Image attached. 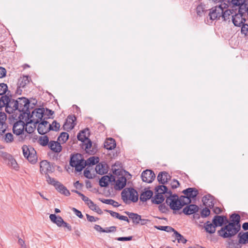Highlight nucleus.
I'll return each mask as SVG.
<instances>
[{
	"instance_id": "ea45409f",
	"label": "nucleus",
	"mask_w": 248,
	"mask_h": 248,
	"mask_svg": "<svg viewBox=\"0 0 248 248\" xmlns=\"http://www.w3.org/2000/svg\"><path fill=\"white\" fill-rule=\"evenodd\" d=\"M230 9H227L225 11L223 9L222 14H221V17L223 19L224 21L228 20L230 22V16L232 14V12Z\"/></svg>"
},
{
	"instance_id": "0e129e2a",
	"label": "nucleus",
	"mask_w": 248,
	"mask_h": 248,
	"mask_svg": "<svg viewBox=\"0 0 248 248\" xmlns=\"http://www.w3.org/2000/svg\"><path fill=\"white\" fill-rule=\"evenodd\" d=\"M99 200L103 203L111 205L113 203V200L112 199H104L100 198Z\"/></svg>"
},
{
	"instance_id": "72a5a7b5",
	"label": "nucleus",
	"mask_w": 248,
	"mask_h": 248,
	"mask_svg": "<svg viewBox=\"0 0 248 248\" xmlns=\"http://www.w3.org/2000/svg\"><path fill=\"white\" fill-rule=\"evenodd\" d=\"M129 195L128 200H131L133 202H136L138 200V194L137 191L133 188H130L129 191Z\"/></svg>"
},
{
	"instance_id": "a18cd8bd",
	"label": "nucleus",
	"mask_w": 248,
	"mask_h": 248,
	"mask_svg": "<svg viewBox=\"0 0 248 248\" xmlns=\"http://www.w3.org/2000/svg\"><path fill=\"white\" fill-rule=\"evenodd\" d=\"M60 124L56 121L54 120L52 124H49V130L58 131L59 130Z\"/></svg>"
},
{
	"instance_id": "5fc2aeb1",
	"label": "nucleus",
	"mask_w": 248,
	"mask_h": 248,
	"mask_svg": "<svg viewBox=\"0 0 248 248\" xmlns=\"http://www.w3.org/2000/svg\"><path fill=\"white\" fill-rule=\"evenodd\" d=\"M4 140L7 143L11 142L14 140L13 135L10 133H7L5 135Z\"/></svg>"
},
{
	"instance_id": "ddd939ff",
	"label": "nucleus",
	"mask_w": 248,
	"mask_h": 248,
	"mask_svg": "<svg viewBox=\"0 0 248 248\" xmlns=\"http://www.w3.org/2000/svg\"><path fill=\"white\" fill-rule=\"evenodd\" d=\"M223 9L222 5L216 6L211 9L209 14L210 19L214 20L217 19H220L221 17Z\"/></svg>"
},
{
	"instance_id": "cd10ccee",
	"label": "nucleus",
	"mask_w": 248,
	"mask_h": 248,
	"mask_svg": "<svg viewBox=\"0 0 248 248\" xmlns=\"http://www.w3.org/2000/svg\"><path fill=\"white\" fill-rule=\"evenodd\" d=\"M125 213L128 216L129 218L131 219L134 224L137 225L140 223L141 220V216L136 213L129 212H125Z\"/></svg>"
},
{
	"instance_id": "c756f323",
	"label": "nucleus",
	"mask_w": 248,
	"mask_h": 248,
	"mask_svg": "<svg viewBox=\"0 0 248 248\" xmlns=\"http://www.w3.org/2000/svg\"><path fill=\"white\" fill-rule=\"evenodd\" d=\"M169 191L167 187L164 185L158 186L155 188V193L162 195L166 194V198L169 196Z\"/></svg>"
},
{
	"instance_id": "49530a36",
	"label": "nucleus",
	"mask_w": 248,
	"mask_h": 248,
	"mask_svg": "<svg viewBox=\"0 0 248 248\" xmlns=\"http://www.w3.org/2000/svg\"><path fill=\"white\" fill-rule=\"evenodd\" d=\"M155 228H156L157 230H161V231H164L167 232H173L175 231V230L173 229L172 227L169 226H155Z\"/></svg>"
},
{
	"instance_id": "4c0bfd02",
	"label": "nucleus",
	"mask_w": 248,
	"mask_h": 248,
	"mask_svg": "<svg viewBox=\"0 0 248 248\" xmlns=\"http://www.w3.org/2000/svg\"><path fill=\"white\" fill-rule=\"evenodd\" d=\"M179 199L180 203L179 205H180L181 208L185 205L190 204L191 202V200L189 199L185 195L181 196L180 197H179Z\"/></svg>"
},
{
	"instance_id": "69168bd1",
	"label": "nucleus",
	"mask_w": 248,
	"mask_h": 248,
	"mask_svg": "<svg viewBox=\"0 0 248 248\" xmlns=\"http://www.w3.org/2000/svg\"><path fill=\"white\" fill-rule=\"evenodd\" d=\"M158 208L162 213H165L168 210V208L164 203L161 204L159 206Z\"/></svg>"
},
{
	"instance_id": "2f4dec72",
	"label": "nucleus",
	"mask_w": 248,
	"mask_h": 248,
	"mask_svg": "<svg viewBox=\"0 0 248 248\" xmlns=\"http://www.w3.org/2000/svg\"><path fill=\"white\" fill-rule=\"evenodd\" d=\"M55 188L60 193L66 196H68L70 195L69 191L67 188L63 186L62 184L59 182L58 185L56 186Z\"/></svg>"
},
{
	"instance_id": "473e14b6",
	"label": "nucleus",
	"mask_w": 248,
	"mask_h": 248,
	"mask_svg": "<svg viewBox=\"0 0 248 248\" xmlns=\"http://www.w3.org/2000/svg\"><path fill=\"white\" fill-rule=\"evenodd\" d=\"M204 227L206 232L212 234L215 232L217 227L213 223H211L210 221H207L204 224Z\"/></svg>"
},
{
	"instance_id": "c9c22d12",
	"label": "nucleus",
	"mask_w": 248,
	"mask_h": 248,
	"mask_svg": "<svg viewBox=\"0 0 248 248\" xmlns=\"http://www.w3.org/2000/svg\"><path fill=\"white\" fill-rule=\"evenodd\" d=\"M99 159L98 157L91 156L89 157L86 161L84 160V163L86 166H91L97 164L99 162Z\"/></svg>"
},
{
	"instance_id": "7ed1b4c3",
	"label": "nucleus",
	"mask_w": 248,
	"mask_h": 248,
	"mask_svg": "<svg viewBox=\"0 0 248 248\" xmlns=\"http://www.w3.org/2000/svg\"><path fill=\"white\" fill-rule=\"evenodd\" d=\"M89 137V129H85L81 131L78 135L77 138L78 140L82 142V148L84 149L87 153L93 155L95 153V151L93 149L91 150L92 146V142Z\"/></svg>"
},
{
	"instance_id": "c85d7f7f",
	"label": "nucleus",
	"mask_w": 248,
	"mask_h": 248,
	"mask_svg": "<svg viewBox=\"0 0 248 248\" xmlns=\"http://www.w3.org/2000/svg\"><path fill=\"white\" fill-rule=\"evenodd\" d=\"M153 195V192L152 190H146V189H145V191L141 193L140 199L142 202H146L148 200L151 198Z\"/></svg>"
},
{
	"instance_id": "58836bf2",
	"label": "nucleus",
	"mask_w": 248,
	"mask_h": 248,
	"mask_svg": "<svg viewBox=\"0 0 248 248\" xmlns=\"http://www.w3.org/2000/svg\"><path fill=\"white\" fill-rule=\"evenodd\" d=\"M231 222L234 223L236 225H240V219L241 217L239 214L233 213L230 216Z\"/></svg>"
},
{
	"instance_id": "6e6d98bb",
	"label": "nucleus",
	"mask_w": 248,
	"mask_h": 248,
	"mask_svg": "<svg viewBox=\"0 0 248 248\" xmlns=\"http://www.w3.org/2000/svg\"><path fill=\"white\" fill-rule=\"evenodd\" d=\"M133 236H129L128 237H119L116 238V239L119 241H131L132 240Z\"/></svg>"
},
{
	"instance_id": "052dcab7",
	"label": "nucleus",
	"mask_w": 248,
	"mask_h": 248,
	"mask_svg": "<svg viewBox=\"0 0 248 248\" xmlns=\"http://www.w3.org/2000/svg\"><path fill=\"white\" fill-rule=\"evenodd\" d=\"M64 222V220L62 218V217L60 216H58L57 217V219L55 222V224L59 227H62L63 223Z\"/></svg>"
},
{
	"instance_id": "f704fd0d",
	"label": "nucleus",
	"mask_w": 248,
	"mask_h": 248,
	"mask_svg": "<svg viewBox=\"0 0 248 248\" xmlns=\"http://www.w3.org/2000/svg\"><path fill=\"white\" fill-rule=\"evenodd\" d=\"M30 77L27 76H23L18 80V87L24 88L25 86L30 82Z\"/></svg>"
},
{
	"instance_id": "5701e85b",
	"label": "nucleus",
	"mask_w": 248,
	"mask_h": 248,
	"mask_svg": "<svg viewBox=\"0 0 248 248\" xmlns=\"http://www.w3.org/2000/svg\"><path fill=\"white\" fill-rule=\"evenodd\" d=\"M199 209V207L195 204H189L183 209V212L185 215H190L197 212Z\"/></svg>"
},
{
	"instance_id": "a211bd4d",
	"label": "nucleus",
	"mask_w": 248,
	"mask_h": 248,
	"mask_svg": "<svg viewBox=\"0 0 248 248\" xmlns=\"http://www.w3.org/2000/svg\"><path fill=\"white\" fill-rule=\"evenodd\" d=\"M49 123L47 121L43 119L38 123L37 130L41 135H44L51 131L49 130Z\"/></svg>"
},
{
	"instance_id": "1a4fd4ad",
	"label": "nucleus",
	"mask_w": 248,
	"mask_h": 248,
	"mask_svg": "<svg viewBox=\"0 0 248 248\" xmlns=\"http://www.w3.org/2000/svg\"><path fill=\"white\" fill-rule=\"evenodd\" d=\"M0 156L2 158L4 163L9 167L15 170L18 169V166L15 158L10 154L0 150Z\"/></svg>"
},
{
	"instance_id": "bf43d9fd",
	"label": "nucleus",
	"mask_w": 248,
	"mask_h": 248,
	"mask_svg": "<svg viewBox=\"0 0 248 248\" xmlns=\"http://www.w3.org/2000/svg\"><path fill=\"white\" fill-rule=\"evenodd\" d=\"M116 227L115 226H111L108 228H106V229H104L103 232H114L116 231Z\"/></svg>"
},
{
	"instance_id": "a878e982",
	"label": "nucleus",
	"mask_w": 248,
	"mask_h": 248,
	"mask_svg": "<svg viewBox=\"0 0 248 248\" xmlns=\"http://www.w3.org/2000/svg\"><path fill=\"white\" fill-rule=\"evenodd\" d=\"M95 170L99 174H104L108 172L107 165L105 163H99L96 165Z\"/></svg>"
},
{
	"instance_id": "de8ad7c7",
	"label": "nucleus",
	"mask_w": 248,
	"mask_h": 248,
	"mask_svg": "<svg viewBox=\"0 0 248 248\" xmlns=\"http://www.w3.org/2000/svg\"><path fill=\"white\" fill-rule=\"evenodd\" d=\"M69 138V135L67 132H62L58 138L60 142L64 143L66 142Z\"/></svg>"
},
{
	"instance_id": "f03ea898",
	"label": "nucleus",
	"mask_w": 248,
	"mask_h": 248,
	"mask_svg": "<svg viewBox=\"0 0 248 248\" xmlns=\"http://www.w3.org/2000/svg\"><path fill=\"white\" fill-rule=\"evenodd\" d=\"M240 229L241 225H236L234 223L228 222V224H226L217 232V233L224 238H230L236 234Z\"/></svg>"
},
{
	"instance_id": "13d9d810",
	"label": "nucleus",
	"mask_w": 248,
	"mask_h": 248,
	"mask_svg": "<svg viewBox=\"0 0 248 248\" xmlns=\"http://www.w3.org/2000/svg\"><path fill=\"white\" fill-rule=\"evenodd\" d=\"M88 205L90 209L94 211H95V209L98 207L96 204H94L92 201L90 202L89 203H88Z\"/></svg>"
},
{
	"instance_id": "a19ab883",
	"label": "nucleus",
	"mask_w": 248,
	"mask_h": 248,
	"mask_svg": "<svg viewBox=\"0 0 248 248\" xmlns=\"http://www.w3.org/2000/svg\"><path fill=\"white\" fill-rule=\"evenodd\" d=\"M173 233L178 243H182L183 244H185L186 243L187 240L185 239L184 237L177 231L175 230Z\"/></svg>"
},
{
	"instance_id": "f8f14e48",
	"label": "nucleus",
	"mask_w": 248,
	"mask_h": 248,
	"mask_svg": "<svg viewBox=\"0 0 248 248\" xmlns=\"http://www.w3.org/2000/svg\"><path fill=\"white\" fill-rule=\"evenodd\" d=\"M55 168L51 163L47 161L42 160L40 163V171L41 174H45V175L48 174V173H52L54 171Z\"/></svg>"
},
{
	"instance_id": "864d4df0",
	"label": "nucleus",
	"mask_w": 248,
	"mask_h": 248,
	"mask_svg": "<svg viewBox=\"0 0 248 248\" xmlns=\"http://www.w3.org/2000/svg\"><path fill=\"white\" fill-rule=\"evenodd\" d=\"M54 114V111L47 108H45V112L44 116H46V117H44V119H47L48 118H50V116Z\"/></svg>"
},
{
	"instance_id": "aec40b11",
	"label": "nucleus",
	"mask_w": 248,
	"mask_h": 248,
	"mask_svg": "<svg viewBox=\"0 0 248 248\" xmlns=\"http://www.w3.org/2000/svg\"><path fill=\"white\" fill-rule=\"evenodd\" d=\"M25 128V123L22 121L16 122L13 125V131L16 135H20L22 134Z\"/></svg>"
},
{
	"instance_id": "79ce46f5",
	"label": "nucleus",
	"mask_w": 248,
	"mask_h": 248,
	"mask_svg": "<svg viewBox=\"0 0 248 248\" xmlns=\"http://www.w3.org/2000/svg\"><path fill=\"white\" fill-rule=\"evenodd\" d=\"M130 188H126L123 189L121 192L122 199L123 201L126 203L128 200V196L129 195V191H130Z\"/></svg>"
},
{
	"instance_id": "9d476101",
	"label": "nucleus",
	"mask_w": 248,
	"mask_h": 248,
	"mask_svg": "<svg viewBox=\"0 0 248 248\" xmlns=\"http://www.w3.org/2000/svg\"><path fill=\"white\" fill-rule=\"evenodd\" d=\"M238 242L237 240H231L228 242L231 248H238L239 244H246L248 243V231L243 232H240L238 234Z\"/></svg>"
},
{
	"instance_id": "680f3d73",
	"label": "nucleus",
	"mask_w": 248,
	"mask_h": 248,
	"mask_svg": "<svg viewBox=\"0 0 248 248\" xmlns=\"http://www.w3.org/2000/svg\"><path fill=\"white\" fill-rule=\"evenodd\" d=\"M84 175L85 177L88 178V179H92L93 178V176H92V174L91 173V172L89 170H88L87 169H86L84 170Z\"/></svg>"
},
{
	"instance_id": "f257e3e1",
	"label": "nucleus",
	"mask_w": 248,
	"mask_h": 248,
	"mask_svg": "<svg viewBox=\"0 0 248 248\" xmlns=\"http://www.w3.org/2000/svg\"><path fill=\"white\" fill-rule=\"evenodd\" d=\"M44 112L45 108H35L31 112L28 110L27 112L24 113V117H26L25 120L27 124L33 123L36 124L43 120Z\"/></svg>"
},
{
	"instance_id": "6e6552de",
	"label": "nucleus",
	"mask_w": 248,
	"mask_h": 248,
	"mask_svg": "<svg viewBox=\"0 0 248 248\" xmlns=\"http://www.w3.org/2000/svg\"><path fill=\"white\" fill-rule=\"evenodd\" d=\"M23 154L25 157L31 164H34L37 160L36 151L33 148L27 145L22 146Z\"/></svg>"
},
{
	"instance_id": "dca6fc26",
	"label": "nucleus",
	"mask_w": 248,
	"mask_h": 248,
	"mask_svg": "<svg viewBox=\"0 0 248 248\" xmlns=\"http://www.w3.org/2000/svg\"><path fill=\"white\" fill-rule=\"evenodd\" d=\"M114 185L115 182V176L111 174L110 176L108 175H104L101 177L99 180V185L101 187H107L108 185V183Z\"/></svg>"
},
{
	"instance_id": "6ab92c4d",
	"label": "nucleus",
	"mask_w": 248,
	"mask_h": 248,
	"mask_svg": "<svg viewBox=\"0 0 248 248\" xmlns=\"http://www.w3.org/2000/svg\"><path fill=\"white\" fill-rule=\"evenodd\" d=\"M228 220L227 217L225 216H214L212 223L216 227L222 226L224 224H227L228 223Z\"/></svg>"
},
{
	"instance_id": "e433bc0d",
	"label": "nucleus",
	"mask_w": 248,
	"mask_h": 248,
	"mask_svg": "<svg viewBox=\"0 0 248 248\" xmlns=\"http://www.w3.org/2000/svg\"><path fill=\"white\" fill-rule=\"evenodd\" d=\"M155 196L152 199V202L153 203L159 204L161 203L165 200L164 197L162 195L155 193Z\"/></svg>"
},
{
	"instance_id": "4be33fe9",
	"label": "nucleus",
	"mask_w": 248,
	"mask_h": 248,
	"mask_svg": "<svg viewBox=\"0 0 248 248\" xmlns=\"http://www.w3.org/2000/svg\"><path fill=\"white\" fill-rule=\"evenodd\" d=\"M182 193L189 199L195 198L199 194V192L195 188H188L182 191Z\"/></svg>"
},
{
	"instance_id": "423d86ee",
	"label": "nucleus",
	"mask_w": 248,
	"mask_h": 248,
	"mask_svg": "<svg viewBox=\"0 0 248 248\" xmlns=\"http://www.w3.org/2000/svg\"><path fill=\"white\" fill-rule=\"evenodd\" d=\"M112 171L114 174L116 175L118 174L117 177L115 176V182L114 183L115 185L114 187L115 189L119 190L122 189L126 185V178L120 174L121 170L119 169H116L112 167Z\"/></svg>"
},
{
	"instance_id": "c03bdc74",
	"label": "nucleus",
	"mask_w": 248,
	"mask_h": 248,
	"mask_svg": "<svg viewBox=\"0 0 248 248\" xmlns=\"http://www.w3.org/2000/svg\"><path fill=\"white\" fill-rule=\"evenodd\" d=\"M27 103V108H29V111L34 108L35 106L37 104V100L35 98H31L30 100L28 99Z\"/></svg>"
},
{
	"instance_id": "b1692460",
	"label": "nucleus",
	"mask_w": 248,
	"mask_h": 248,
	"mask_svg": "<svg viewBox=\"0 0 248 248\" xmlns=\"http://www.w3.org/2000/svg\"><path fill=\"white\" fill-rule=\"evenodd\" d=\"M48 147L55 153H60L62 150L61 143L58 141L51 140L48 144Z\"/></svg>"
},
{
	"instance_id": "bb28decb",
	"label": "nucleus",
	"mask_w": 248,
	"mask_h": 248,
	"mask_svg": "<svg viewBox=\"0 0 248 248\" xmlns=\"http://www.w3.org/2000/svg\"><path fill=\"white\" fill-rule=\"evenodd\" d=\"M242 16H243V15L237 13H235L234 15L232 16V20L235 26H241L242 24Z\"/></svg>"
},
{
	"instance_id": "774afa93",
	"label": "nucleus",
	"mask_w": 248,
	"mask_h": 248,
	"mask_svg": "<svg viewBox=\"0 0 248 248\" xmlns=\"http://www.w3.org/2000/svg\"><path fill=\"white\" fill-rule=\"evenodd\" d=\"M72 210L74 212L76 216H77L78 217L80 218H83V216L80 211L78 210L75 208H73Z\"/></svg>"
},
{
	"instance_id": "3c124183",
	"label": "nucleus",
	"mask_w": 248,
	"mask_h": 248,
	"mask_svg": "<svg viewBox=\"0 0 248 248\" xmlns=\"http://www.w3.org/2000/svg\"><path fill=\"white\" fill-rule=\"evenodd\" d=\"M8 91V86L4 83H0V95L5 94Z\"/></svg>"
},
{
	"instance_id": "8fccbe9b",
	"label": "nucleus",
	"mask_w": 248,
	"mask_h": 248,
	"mask_svg": "<svg viewBox=\"0 0 248 248\" xmlns=\"http://www.w3.org/2000/svg\"><path fill=\"white\" fill-rule=\"evenodd\" d=\"M6 127V124L3 121V119L0 118V135H2L5 132Z\"/></svg>"
},
{
	"instance_id": "4d7b16f0",
	"label": "nucleus",
	"mask_w": 248,
	"mask_h": 248,
	"mask_svg": "<svg viewBox=\"0 0 248 248\" xmlns=\"http://www.w3.org/2000/svg\"><path fill=\"white\" fill-rule=\"evenodd\" d=\"M241 32L245 35H248V24H243L241 27Z\"/></svg>"
},
{
	"instance_id": "20e7f679",
	"label": "nucleus",
	"mask_w": 248,
	"mask_h": 248,
	"mask_svg": "<svg viewBox=\"0 0 248 248\" xmlns=\"http://www.w3.org/2000/svg\"><path fill=\"white\" fill-rule=\"evenodd\" d=\"M70 165L72 167H75L77 172L81 171L86 166L84 159L80 154H76L71 156Z\"/></svg>"
},
{
	"instance_id": "0eeeda50",
	"label": "nucleus",
	"mask_w": 248,
	"mask_h": 248,
	"mask_svg": "<svg viewBox=\"0 0 248 248\" xmlns=\"http://www.w3.org/2000/svg\"><path fill=\"white\" fill-rule=\"evenodd\" d=\"M166 202L169 205L170 208L174 211L181 209L179 197L176 194L172 195L170 190L169 191V196L166 198Z\"/></svg>"
},
{
	"instance_id": "412c9836",
	"label": "nucleus",
	"mask_w": 248,
	"mask_h": 248,
	"mask_svg": "<svg viewBox=\"0 0 248 248\" xmlns=\"http://www.w3.org/2000/svg\"><path fill=\"white\" fill-rule=\"evenodd\" d=\"M171 178V176L166 171H161L157 175V179L160 184L164 185Z\"/></svg>"
},
{
	"instance_id": "603ef678",
	"label": "nucleus",
	"mask_w": 248,
	"mask_h": 248,
	"mask_svg": "<svg viewBox=\"0 0 248 248\" xmlns=\"http://www.w3.org/2000/svg\"><path fill=\"white\" fill-rule=\"evenodd\" d=\"M210 214V210L207 207L203 208L201 213V217L202 218L206 217L209 216Z\"/></svg>"
},
{
	"instance_id": "f3484780",
	"label": "nucleus",
	"mask_w": 248,
	"mask_h": 248,
	"mask_svg": "<svg viewBox=\"0 0 248 248\" xmlns=\"http://www.w3.org/2000/svg\"><path fill=\"white\" fill-rule=\"evenodd\" d=\"M76 120V117L75 116L69 115L63 125V129L67 131L72 130L76 124L74 123Z\"/></svg>"
},
{
	"instance_id": "e2e57ef3",
	"label": "nucleus",
	"mask_w": 248,
	"mask_h": 248,
	"mask_svg": "<svg viewBox=\"0 0 248 248\" xmlns=\"http://www.w3.org/2000/svg\"><path fill=\"white\" fill-rule=\"evenodd\" d=\"M87 219L90 222H95L99 219L97 217H95L93 216H90L88 214H86Z\"/></svg>"
},
{
	"instance_id": "393cba45",
	"label": "nucleus",
	"mask_w": 248,
	"mask_h": 248,
	"mask_svg": "<svg viewBox=\"0 0 248 248\" xmlns=\"http://www.w3.org/2000/svg\"><path fill=\"white\" fill-rule=\"evenodd\" d=\"M202 202L205 206L210 208L214 206V197L210 194L204 196L202 198Z\"/></svg>"
},
{
	"instance_id": "4468645a",
	"label": "nucleus",
	"mask_w": 248,
	"mask_h": 248,
	"mask_svg": "<svg viewBox=\"0 0 248 248\" xmlns=\"http://www.w3.org/2000/svg\"><path fill=\"white\" fill-rule=\"evenodd\" d=\"M246 0H231V3L232 5V8L239 6L238 13L237 14L244 16L247 12V4L246 3Z\"/></svg>"
},
{
	"instance_id": "9b49d317",
	"label": "nucleus",
	"mask_w": 248,
	"mask_h": 248,
	"mask_svg": "<svg viewBox=\"0 0 248 248\" xmlns=\"http://www.w3.org/2000/svg\"><path fill=\"white\" fill-rule=\"evenodd\" d=\"M27 101L28 99L25 97H19L16 100V104H17L18 105L17 110L21 112L19 117H22V119L24 118V113L27 112L29 110V108H27Z\"/></svg>"
},
{
	"instance_id": "37998d69",
	"label": "nucleus",
	"mask_w": 248,
	"mask_h": 248,
	"mask_svg": "<svg viewBox=\"0 0 248 248\" xmlns=\"http://www.w3.org/2000/svg\"><path fill=\"white\" fill-rule=\"evenodd\" d=\"M46 181L48 184L53 185L56 187L59 183V181H56L54 178H51L49 174L45 175Z\"/></svg>"
},
{
	"instance_id": "09e8293b",
	"label": "nucleus",
	"mask_w": 248,
	"mask_h": 248,
	"mask_svg": "<svg viewBox=\"0 0 248 248\" xmlns=\"http://www.w3.org/2000/svg\"><path fill=\"white\" fill-rule=\"evenodd\" d=\"M40 144L45 146L49 144V139L47 136H44L39 138Z\"/></svg>"
},
{
	"instance_id": "2eb2a0df",
	"label": "nucleus",
	"mask_w": 248,
	"mask_h": 248,
	"mask_svg": "<svg viewBox=\"0 0 248 248\" xmlns=\"http://www.w3.org/2000/svg\"><path fill=\"white\" fill-rule=\"evenodd\" d=\"M155 177V173L150 170H144L141 174L142 180L148 183H152L154 180Z\"/></svg>"
},
{
	"instance_id": "39448f33",
	"label": "nucleus",
	"mask_w": 248,
	"mask_h": 248,
	"mask_svg": "<svg viewBox=\"0 0 248 248\" xmlns=\"http://www.w3.org/2000/svg\"><path fill=\"white\" fill-rule=\"evenodd\" d=\"M16 104V100L12 99L11 97L7 95L2 96L0 98V108L5 107L6 111L7 112H9V110H8L9 108L11 109V111L17 110V108H18V105L17 104Z\"/></svg>"
},
{
	"instance_id": "7c9ffc66",
	"label": "nucleus",
	"mask_w": 248,
	"mask_h": 248,
	"mask_svg": "<svg viewBox=\"0 0 248 248\" xmlns=\"http://www.w3.org/2000/svg\"><path fill=\"white\" fill-rule=\"evenodd\" d=\"M116 147L115 140L112 138L107 139L104 142V147L107 150H111Z\"/></svg>"
},
{
	"instance_id": "338daca9",
	"label": "nucleus",
	"mask_w": 248,
	"mask_h": 248,
	"mask_svg": "<svg viewBox=\"0 0 248 248\" xmlns=\"http://www.w3.org/2000/svg\"><path fill=\"white\" fill-rule=\"evenodd\" d=\"M105 211L109 213L112 217L118 218L119 216V214L118 213L108 210H105Z\"/></svg>"
}]
</instances>
